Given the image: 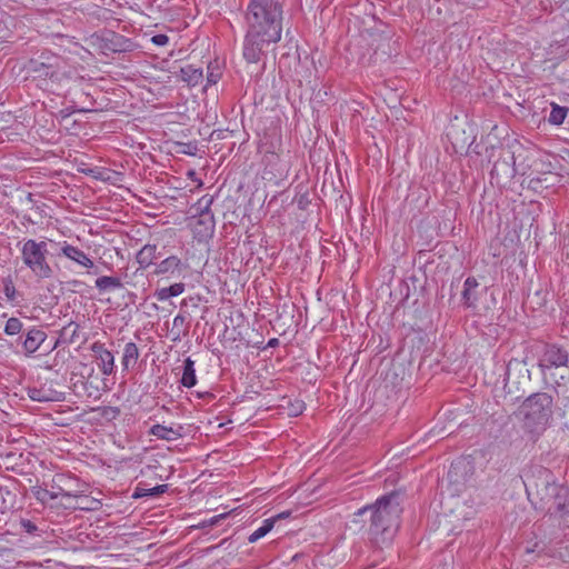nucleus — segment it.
Here are the masks:
<instances>
[{
  "instance_id": "17",
  "label": "nucleus",
  "mask_w": 569,
  "mask_h": 569,
  "mask_svg": "<svg viewBox=\"0 0 569 569\" xmlns=\"http://www.w3.org/2000/svg\"><path fill=\"white\" fill-rule=\"evenodd\" d=\"M94 287L100 293H104L123 288V282L120 277L101 276L96 279Z\"/></svg>"
},
{
  "instance_id": "34",
  "label": "nucleus",
  "mask_w": 569,
  "mask_h": 569,
  "mask_svg": "<svg viewBox=\"0 0 569 569\" xmlns=\"http://www.w3.org/2000/svg\"><path fill=\"white\" fill-rule=\"evenodd\" d=\"M154 296L159 301H166L171 298L167 287L156 290Z\"/></svg>"
},
{
  "instance_id": "33",
  "label": "nucleus",
  "mask_w": 569,
  "mask_h": 569,
  "mask_svg": "<svg viewBox=\"0 0 569 569\" xmlns=\"http://www.w3.org/2000/svg\"><path fill=\"white\" fill-rule=\"evenodd\" d=\"M151 42L156 46H166L168 44L169 42V37L167 34H163V33H159V34H154L152 38H151Z\"/></svg>"
},
{
  "instance_id": "28",
  "label": "nucleus",
  "mask_w": 569,
  "mask_h": 569,
  "mask_svg": "<svg viewBox=\"0 0 569 569\" xmlns=\"http://www.w3.org/2000/svg\"><path fill=\"white\" fill-rule=\"evenodd\" d=\"M172 330L176 332V338L173 340H177L181 336H186L188 333L189 323L183 315H177L173 318Z\"/></svg>"
},
{
  "instance_id": "1",
  "label": "nucleus",
  "mask_w": 569,
  "mask_h": 569,
  "mask_svg": "<svg viewBox=\"0 0 569 569\" xmlns=\"http://www.w3.org/2000/svg\"><path fill=\"white\" fill-rule=\"evenodd\" d=\"M282 2L280 0H250L246 11L247 32L242 54L248 63H258L270 44L282 34Z\"/></svg>"
},
{
  "instance_id": "16",
  "label": "nucleus",
  "mask_w": 569,
  "mask_h": 569,
  "mask_svg": "<svg viewBox=\"0 0 569 569\" xmlns=\"http://www.w3.org/2000/svg\"><path fill=\"white\" fill-rule=\"evenodd\" d=\"M182 426L167 427L163 425H153L149 433L161 440L176 441L182 437Z\"/></svg>"
},
{
  "instance_id": "37",
  "label": "nucleus",
  "mask_w": 569,
  "mask_h": 569,
  "mask_svg": "<svg viewBox=\"0 0 569 569\" xmlns=\"http://www.w3.org/2000/svg\"><path fill=\"white\" fill-rule=\"evenodd\" d=\"M194 151H196V147H191L190 144H188V148H187V150L183 151V153L193 156Z\"/></svg>"
},
{
  "instance_id": "7",
  "label": "nucleus",
  "mask_w": 569,
  "mask_h": 569,
  "mask_svg": "<svg viewBox=\"0 0 569 569\" xmlns=\"http://www.w3.org/2000/svg\"><path fill=\"white\" fill-rule=\"evenodd\" d=\"M189 270V263L177 256H169L154 264L153 274L167 279L183 278Z\"/></svg>"
},
{
  "instance_id": "14",
  "label": "nucleus",
  "mask_w": 569,
  "mask_h": 569,
  "mask_svg": "<svg viewBox=\"0 0 569 569\" xmlns=\"http://www.w3.org/2000/svg\"><path fill=\"white\" fill-rule=\"evenodd\" d=\"M567 363H568V352L565 349H562L556 345L547 346V348L543 352L542 359H541V363H540L541 367L558 368V367L567 366Z\"/></svg>"
},
{
  "instance_id": "2",
  "label": "nucleus",
  "mask_w": 569,
  "mask_h": 569,
  "mask_svg": "<svg viewBox=\"0 0 569 569\" xmlns=\"http://www.w3.org/2000/svg\"><path fill=\"white\" fill-rule=\"evenodd\" d=\"M403 495L393 490L376 499L373 503L360 508L356 515L365 516L368 523V539L379 549L389 547L401 523Z\"/></svg>"
},
{
  "instance_id": "41",
  "label": "nucleus",
  "mask_w": 569,
  "mask_h": 569,
  "mask_svg": "<svg viewBox=\"0 0 569 569\" xmlns=\"http://www.w3.org/2000/svg\"><path fill=\"white\" fill-rule=\"evenodd\" d=\"M188 174L190 176V178H193V176L196 174V172H194V171H190Z\"/></svg>"
},
{
  "instance_id": "6",
  "label": "nucleus",
  "mask_w": 569,
  "mask_h": 569,
  "mask_svg": "<svg viewBox=\"0 0 569 569\" xmlns=\"http://www.w3.org/2000/svg\"><path fill=\"white\" fill-rule=\"evenodd\" d=\"M26 69L34 78L57 80L60 70V58L51 53H41L28 61Z\"/></svg>"
},
{
  "instance_id": "20",
  "label": "nucleus",
  "mask_w": 569,
  "mask_h": 569,
  "mask_svg": "<svg viewBox=\"0 0 569 569\" xmlns=\"http://www.w3.org/2000/svg\"><path fill=\"white\" fill-rule=\"evenodd\" d=\"M180 79L190 86H197L202 79V69L188 64L180 69Z\"/></svg>"
},
{
  "instance_id": "19",
  "label": "nucleus",
  "mask_w": 569,
  "mask_h": 569,
  "mask_svg": "<svg viewBox=\"0 0 569 569\" xmlns=\"http://www.w3.org/2000/svg\"><path fill=\"white\" fill-rule=\"evenodd\" d=\"M194 365L196 362L190 357L186 358L183 361V371L180 383L186 388H192L197 383Z\"/></svg>"
},
{
  "instance_id": "11",
  "label": "nucleus",
  "mask_w": 569,
  "mask_h": 569,
  "mask_svg": "<svg viewBox=\"0 0 569 569\" xmlns=\"http://www.w3.org/2000/svg\"><path fill=\"white\" fill-rule=\"evenodd\" d=\"M60 253L82 268L92 269L94 267L93 260L83 250L68 241L60 242Z\"/></svg>"
},
{
  "instance_id": "15",
  "label": "nucleus",
  "mask_w": 569,
  "mask_h": 569,
  "mask_svg": "<svg viewBox=\"0 0 569 569\" xmlns=\"http://www.w3.org/2000/svg\"><path fill=\"white\" fill-rule=\"evenodd\" d=\"M157 250L158 248L156 244L147 243L137 252L136 261L138 262L139 268L136 270L134 274L153 264V261L157 258Z\"/></svg>"
},
{
  "instance_id": "31",
  "label": "nucleus",
  "mask_w": 569,
  "mask_h": 569,
  "mask_svg": "<svg viewBox=\"0 0 569 569\" xmlns=\"http://www.w3.org/2000/svg\"><path fill=\"white\" fill-rule=\"evenodd\" d=\"M167 288L169 290L170 297H178L183 293L186 286L183 282H176Z\"/></svg>"
},
{
  "instance_id": "38",
  "label": "nucleus",
  "mask_w": 569,
  "mask_h": 569,
  "mask_svg": "<svg viewBox=\"0 0 569 569\" xmlns=\"http://www.w3.org/2000/svg\"><path fill=\"white\" fill-rule=\"evenodd\" d=\"M289 516H290V512L286 511V512H281V513L274 516L273 518H276V521H277L278 519L287 518Z\"/></svg>"
},
{
  "instance_id": "24",
  "label": "nucleus",
  "mask_w": 569,
  "mask_h": 569,
  "mask_svg": "<svg viewBox=\"0 0 569 569\" xmlns=\"http://www.w3.org/2000/svg\"><path fill=\"white\" fill-rule=\"evenodd\" d=\"M74 498L77 499V505L73 506L74 509L96 511L102 506L100 500L82 496L80 491H78V497Z\"/></svg>"
},
{
  "instance_id": "25",
  "label": "nucleus",
  "mask_w": 569,
  "mask_h": 569,
  "mask_svg": "<svg viewBox=\"0 0 569 569\" xmlns=\"http://www.w3.org/2000/svg\"><path fill=\"white\" fill-rule=\"evenodd\" d=\"M274 523H276V518L264 519L262 525L248 537V541L250 543H253V542L258 541L259 539L263 538L267 533H269L272 530V528L274 527Z\"/></svg>"
},
{
  "instance_id": "22",
  "label": "nucleus",
  "mask_w": 569,
  "mask_h": 569,
  "mask_svg": "<svg viewBox=\"0 0 569 569\" xmlns=\"http://www.w3.org/2000/svg\"><path fill=\"white\" fill-rule=\"evenodd\" d=\"M479 286L478 281L473 277H468L463 283L462 301L468 308L475 307L477 297L473 295V290Z\"/></svg>"
},
{
  "instance_id": "27",
  "label": "nucleus",
  "mask_w": 569,
  "mask_h": 569,
  "mask_svg": "<svg viewBox=\"0 0 569 569\" xmlns=\"http://www.w3.org/2000/svg\"><path fill=\"white\" fill-rule=\"evenodd\" d=\"M168 490V485H158L153 488L143 489L137 487L133 493V498H142V497H156L164 493Z\"/></svg>"
},
{
  "instance_id": "26",
  "label": "nucleus",
  "mask_w": 569,
  "mask_h": 569,
  "mask_svg": "<svg viewBox=\"0 0 569 569\" xmlns=\"http://www.w3.org/2000/svg\"><path fill=\"white\" fill-rule=\"evenodd\" d=\"M568 113V108L561 107L557 103H551V111L548 118L549 123L560 126L563 123Z\"/></svg>"
},
{
  "instance_id": "32",
  "label": "nucleus",
  "mask_w": 569,
  "mask_h": 569,
  "mask_svg": "<svg viewBox=\"0 0 569 569\" xmlns=\"http://www.w3.org/2000/svg\"><path fill=\"white\" fill-rule=\"evenodd\" d=\"M21 528L29 535H34L38 531V527L29 519H21Z\"/></svg>"
},
{
  "instance_id": "21",
  "label": "nucleus",
  "mask_w": 569,
  "mask_h": 569,
  "mask_svg": "<svg viewBox=\"0 0 569 569\" xmlns=\"http://www.w3.org/2000/svg\"><path fill=\"white\" fill-rule=\"evenodd\" d=\"M79 328V325L73 321L62 327L59 332V340L54 343L53 348H56L60 341L68 345L74 343L78 339Z\"/></svg>"
},
{
  "instance_id": "30",
  "label": "nucleus",
  "mask_w": 569,
  "mask_h": 569,
  "mask_svg": "<svg viewBox=\"0 0 569 569\" xmlns=\"http://www.w3.org/2000/svg\"><path fill=\"white\" fill-rule=\"evenodd\" d=\"M3 283V293L8 301L14 302L17 298V289L10 277H7L2 280Z\"/></svg>"
},
{
  "instance_id": "23",
  "label": "nucleus",
  "mask_w": 569,
  "mask_h": 569,
  "mask_svg": "<svg viewBox=\"0 0 569 569\" xmlns=\"http://www.w3.org/2000/svg\"><path fill=\"white\" fill-rule=\"evenodd\" d=\"M104 47L112 52H123L130 47V41L123 36L111 32L110 38L106 39Z\"/></svg>"
},
{
  "instance_id": "29",
  "label": "nucleus",
  "mask_w": 569,
  "mask_h": 569,
  "mask_svg": "<svg viewBox=\"0 0 569 569\" xmlns=\"http://www.w3.org/2000/svg\"><path fill=\"white\" fill-rule=\"evenodd\" d=\"M23 329V323L19 318L11 317L7 320L4 326V333L7 336H17L19 335Z\"/></svg>"
},
{
  "instance_id": "36",
  "label": "nucleus",
  "mask_w": 569,
  "mask_h": 569,
  "mask_svg": "<svg viewBox=\"0 0 569 569\" xmlns=\"http://www.w3.org/2000/svg\"><path fill=\"white\" fill-rule=\"evenodd\" d=\"M279 345V339L272 338L268 341L267 347L274 348Z\"/></svg>"
},
{
  "instance_id": "12",
  "label": "nucleus",
  "mask_w": 569,
  "mask_h": 569,
  "mask_svg": "<svg viewBox=\"0 0 569 569\" xmlns=\"http://www.w3.org/2000/svg\"><path fill=\"white\" fill-rule=\"evenodd\" d=\"M20 340L22 343L24 355L31 356L47 340V333L42 329L32 326L27 330L24 338H20Z\"/></svg>"
},
{
  "instance_id": "8",
  "label": "nucleus",
  "mask_w": 569,
  "mask_h": 569,
  "mask_svg": "<svg viewBox=\"0 0 569 569\" xmlns=\"http://www.w3.org/2000/svg\"><path fill=\"white\" fill-rule=\"evenodd\" d=\"M77 481L76 478L66 475H57L52 480L51 490H43L40 500H56L59 497L72 498L78 497V490H71L70 483Z\"/></svg>"
},
{
  "instance_id": "39",
  "label": "nucleus",
  "mask_w": 569,
  "mask_h": 569,
  "mask_svg": "<svg viewBox=\"0 0 569 569\" xmlns=\"http://www.w3.org/2000/svg\"><path fill=\"white\" fill-rule=\"evenodd\" d=\"M208 81H209V82H212V83H216V81H217V80L214 79V76H213V74H210V76L208 77Z\"/></svg>"
},
{
  "instance_id": "10",
  "label": "nucleus",
  "mask_w": 569,
  "mask_h": 569,
  "mask_svg": "<svg viewBox=\"0 0 569 569\" xmlns=\"http://www.w3.org/2000/svg\"><path fill=\"white\" fill-rule=\"evenodd\" d=\"M28 396L31 400L38 402L61 401L64 398V393L56 390L51 383H42L39 387H29Z\"/></svg>"
},
{
  "instance_id": "3",
  "label": "nucleus",
  "mask_w": 569,
  "mask_h": 569,
  "mask_svg": "<svg viewBox=\"0 0 569 569\" xmlns=\"http://www.w3.org/2000/svg\"><path fill=\"white\" fill-rule=\"evenodd\" d=\"M23 266L38 279L44 280L53 276V268L48 260V242L27 239L18 243Z\"/></svg>"
},
{
  "instance_id": "40",
  "label": "nucleus",
  "mask_w": 569,
  "mask_h": 569,
  "mask_svg": "<svg viewBox=\"0 0 569 569\" xmlns=\"http://www.w3.org/2000/svg\"><path fill=\"white\" fill-rule=\"evenodd\" d=\"M128 273L124 274L126 283L129 286H133V283L128 279Z\"/></svg>"
},
{
  "instance_id": "4",
  "label": "nucleus",
  "mask_w": 569,
  "mask_h": 569,
  "mask_svg": "<svg viewBox=\"0 0 569 569\" xmlns=\"http://www.w3.org/2000/svg\"><path fill=\"white\" fill-rule=\"evenodd\" d=\"M212 203L213 197L204 194L192 207L196 213L190 218L189 227L193 238L199 242L210 239L214 233L216 220L211 210Z\"/></svg>"
},
{
  "instance_id": "35",
  "label": "nucleus",
  "mask_w": 569,
  "mask_h": 569,
  "mask_svg": "<svg viewBox=\"0 0 569 569\" xmlns=\"http://www.w3.org/2000/svg\"><path fill=\"white\" fill-rule=\"evenodd\" d=\"M227 516H228V513H221V515L214 516V517H212V518L209 520V525H210V526H214V525H217L220 520L224 519Z\"/></svg>"
},
{
  "instance_id": "42",
  "label": "nucleus",
  "mask_w": 569,
  "mask_h": 569,
  "mask_svg": "<svg viewBox=\"0 0 569 569\" xmlns=\"http://www.w3.org/2000/svg\"><path fill=\"white\" fill-rule=\"evenodd\" d=\"M188 174L190 176V178H193V176L196 174V172H194V171H190Z\"/></svg>"
},
{
  "instance_id": "43",
  "label": "nucleus",
  "mask_w": 569,
  "mask_h": 569,
  "mask_svg": "<svg viewBox=\"0 0 569 569\" xmlns=\"http://www.w3.org/2000/svg\"><path fill=\"white\" fill-rule=\"evenodd\" d=\"M565 407L569 409V398H567V402L565 403Z\"/></svg>"
},
{
  "instance_id": "18",
  "label": "nucleus",
  "mask_w": 569,
  "mask_h": 569,
  "mask_svg": "<svg viewBox=\"0 0 569 569\" xmlns=\"http://www.w3.org/2000/svg\"><path fill=\"white\" fill-rule=\"evenodd\" d=\"M139 348L134 342H128L124 345L123 355L121 359L122 369L128 371L131 369L139 359Z\"/></svg>"
},
{
  "instance_id": "5",
  "label": "nucleus",
  "mask_w": 569,
  "mask_h": 569,
  "mask_svg": "<svg viewBox=\"0 0 569 569\" xmlns=\"http://www.w3.org/2000/svg\"><path fill=\"white\" fill-rule=\"evenodd\" d=\"M522 407L526 419L536 425H545L551 415L552 397L546 392H538L528 397Z\"/></svg>"
},
{
  "instance_id": "13",
  "label": "nucleus",
  "mask_w": 569,
  "mask_h": 569,
  "mask_svg": "<svg viewBox=\"0 0 569 569\" xmlns=\"http://www.w3.org/2000/svg\"><path fill=\"white\" fill-rule=\"evenodd\" d=\"M91 350L98 361V367L104 376H110L114 371V357L111 351L104 348V345L97 341L91 346Z\"/></svg>"
},
{
  "instance_id": "9",
  "label": "nucleus",
  "mask_w": 569,
  "mask_h": 569,
  "mask_svg": "<svg viewBox=\"0 0 569 569\" xmlns=\"http://www.w3.org/2000/svg\"><path fill=\"white\" fill-rule=\"evenodd\" d=\"M541 493V500L553 498L556 510L562 515L569 513V488L561 487L555 482H546Z\"/></svg>"
}]
</instances>
